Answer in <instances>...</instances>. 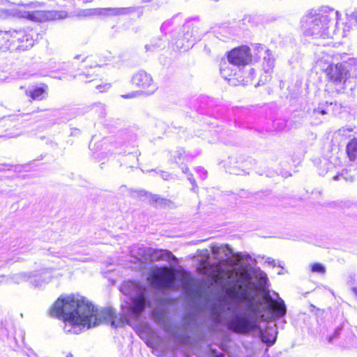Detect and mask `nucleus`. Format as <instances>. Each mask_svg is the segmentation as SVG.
I'll use <instances>...</instances> for the list:
<instances>
[{
	"label": "nucleus",
	"instance_id": "nucleus-1",
	"mask_svg": "<svg viewBox=\"0 0 357 357\" xmlns=\"http://www.w3.org/2000/svg\"><path fill=\"white\" fill-rule=\"evenodd\" d=\"M275 298L269 291L264 293L268 301H255L253 297L248 306L251 314H245L240 311L238 301H231L229 298L220 296L211 306V313L215 321L220 322L227 312L232 314L230 323L238 333L247 334L252 331L258 332L261 340L267 346H272L277 339V327L273 323L276 319L284 317L287 314V307L283 299L274 291Z\"/></svg>",
	"mask_w": 357,
	"mask_h": 357
},
{
	"label": "nucleus",
	"instance_id": "nucleus-2",
	"mask_svg": "<svg viewBox=\"0 0 357 357\" xmlns=\"http://www.w3.org/2000/svg\"><path fill=\"white\" fill-rule=\"evenodd\" d=\"M50 314L63 321L66 333L79 334L83 328L89 329L97 324L96 318L92 316V308L79 295H61L51 307Z\"/></svg>",
	"mask_w": 357,
	"mask_h": 357
},
{
	"label": "nucleus",
	"instance_id": "nucleus-3",
	"mask_svg": "<svg viewBox=\"0 0 357 357\" xmlns=\"http://www.w3.org/2000/svg\"><path fill=\"white\" fill-rule=\"evenodd\" d=\"M153 320L164 327L169 337L178 344L191 345L204 341L205 334L196 317L192 313L185 314L178 326H172L167 324V319L162 307H154L151 312Z\"/></svg>",
	"mask_w": 357,
	"mask_h": 357
},
{
	"label": "nucleus",
	"instance_id": "nucleus-4",
	"mask_svg": "<svg viewBox=\"0 0 357 357\" xmlns=\"http://www.w3.org/2000/svg\"><path fill=\"white\" fill-rule=\"evenodd\" d=\"M120 291L127 296L125 305H121L122 319L127 324L136 320L146 307H151L147 288L135 281L124 282Z\"/></svg>",
	"mask_w": 357,
	"mask_h": 357
},
{
	"label": "nucleus",
	"instance_id": "nucleus-5",
	"mask_svg": "<svg viewBox=\"0 0 357 357\" xmlns=\"http://www.w3.org/2000/svg\"><path fill=\"white\" fill-rule=\"evenodd\" d=\"M339 13L333 8H323L319 13L304 16L301 24L305 36L315 38L328 36V29L332 24L338 20Z\"/></svg>",
	"mask_w": 357,
	"mask_h": 357
},
{
	"label": "nucleus",
	"instance_id": "nucleus-6",
	"mask_svg": "<svg viewBox=\"0 0 357 357\" xmlns=\"http://www.w3.org/2000/svg\"><path fill=\"white\" fill-rule=\"evenodd\" d=\"M34 40L29 34L23 30L0 31V50H26L33 47Z\"/></svg>",
	"mask_w": 357,
	"mask_h": 357
},
{
	"label": "nucleus",
	"instance_id": "nucleus-7",
	"mask_svg": "<svg viewBox=\"0 0 357 357\" xmlns=\"http://www.w3.org/2000/svg\"><path fill=\"white\" fill-rule=\"evenodd\" d=\"M147 280L156 289L172 290L177 289L179 287L174 277L169 274L167 266H153L149 271Z\"/></svg>",
	"mask_w": 357,
	"mask_h": 357
},
{
	"label": "nucleus",
	"instance_id": "nucleus-8",
	"mask_svg": "<svg viewBox=\"0 0 357 357\" xmlns=\"http://www.w3.org/2000/svg\"><path fill=\"white\" fill-rule=\"evenodd\" d=\"M326 73L329 79L326 86L328 89H333L337 93H342L345 89L348 70L342 63L330 65L326 70Z\"/></svg>",
	"mask_w": 357,
	"mask_h": 357
},
{
	"label": "nucleus",
	"instance_id": "nucleus-9",
	"mask_svg": "<svg viewBox=\"0 0 357 357\" xmlns=\"http://www.w3.org/2000/svg\"><path fill=\"white\" fill-rule=\"evenodd\" d=\"M131 253L137 255V259L145 255H149L153 260H170L176 259L175 256L169 250H157L151 248H145L143 245H134L132 247Z\"/></svg>",
	"mask_w": 357,
	"mask_h": 357
},
{
	"label": "nucleus",
	"instance_id": "nucleus-10",
	"mask_svg": "<svg viewBox=\"0 0 357 357\" xmlns=\"http://www.w3.org/2000/svg\"><path fill=\"white\" fill-rule=\"evenodd\" d=\"M252 58L250 49L247 46L235 48L230 51L227 55L229 64L233 66H244L252 61Z\"/></svg>",
	"mask_w": 357,
	"mask_h": 357
},
{
	"label": "nucleus",
	"instance_id": "nucleus-11",
	"mask_svg": "<svg viewBox=\"0 0 357 357\" xmlns=\"http://www.w3.org/2000/svg\"><path fill=\"white\" fill-rule=\"evenodd\" d=\"M66 14L63 11L56 10H34L24 11L22 17H26L32 21H47L54 20L56 19H62L66 17Z\"/></svg>",
	"mask_w": 357,
	"mask_h": 357
},
{
	"label": "nucleus",
	"instance_id": "nucleus-12",
	"mask_svg": "<svg viewBox=\"0 0 357 357\" xmlns=\"http://www.w3.org/2000/svg\"><path fill=\"white\" fill-rule=\"evenodd\" d=\"M133 84L142 89H149V93H153L156 89L151 75L144 70H139L132 78Z\"/></svg>",
	"mask_w": 357,
	"mask_h": 357
},
{
	"label": "nucleus",
	"instance_id": "nucleus-13",
	"mask_svg": "<svg viewBox=\"0 0 357 357\" xmlns=\"http://www.w3.org/2000/svg\"><path fill=\"white\" fill-rule=\"evenodd\" d=\"M84 303L89 305L92 308V312L94 317L96 318L97 324L98 326L102 322L111 321L112 326H114V318L115 317V312L112 308L107 307L101 310L100 312L94 307V306L89 303L88 301L84 299Z\"/></svg>",
	"mask_w": 357,
	"mask_h": 357
},
{
	"label": "nucleus",
	"instance_id": "nucleus-14",
	"mask_svg": "<svg viewBox=\"0 0 357 357\" xmlns=\"http://www.w3.org/2000/svg\"><path fill=\"white\" fill-rule=\"evenodd\" d=\"M263 69L265 75L264 77H261L258 85L265 84L271 79V73L275 66V57L273 52L270 50H266L263 57Z\"/></svg>",
	"mask_w": 357,
	"mask_h": 357
},
{
	"label": "nucleus",
	"instance_id": "nucleus-15",
	"mask_svg": "<svg viewBox=\"0 0 357 357\" xmlns=\"http://www.w3.org/2000/svg\"><path fill=\"white\" fill-rule=\"evenodd\" d=\"M184 33L183 38L179 39L177 42V46L189 49L199 40V37L195 33L193 29H190L188 25L184 26Z\"/></svg>",
	"mask_w": 357,
	"mask_h": 357
},
{
	"label": "nucleus",
	"instance_id": "nucleus-16",
	"mask_svg": "<svg viewBox=\"0 0 357 357\" xmlns=\"http://www.w3.org/2000/svg\"><path fill=\"white\" fill-rule=\"evenodd\" d=\"M135 11V8H95V16H116L129 14Z\"/></svg>",
	"mask_w": 357,
	"mask_h": 357
},
{
	"label": "nucleus",
	"instance_id": "nucleus-17",
	"mask_svg": "<svg viewBox=\"0 0 357 357\" xmlns=\"http://www.w3.org/2000/svg\"><path fill=\"white\" fill-rule=\"evenodd\" d=\"M211 250L214 258L220 261H225L232 253V249L227 244L220 246L213 245Z\"/></svg>",
	"mask_w": 357,
	"mask_h": 357
},
{
	"label": "nucleus",
	"instance_id": "nucleus-18",
	"mask_svg": "<svg viewBox=\"0 0 357 357\" xmlns=\"http://www.w3.org/2000/svg\"><path fill=\"white\" fill-rule=\"evenodd\" d=\"M339 345L344 349L357 347V337L355 336L349 326L348 328H345V335L342 340L339 342Z\"/></svg>",
	"mask_w": 357,
	"mask_h": 357
},
{
	"label": "nucleus",
	"instance_id": "nucleus-19",
	"mask_svg": "<svg viewBox=\"0 0 357 357\" xmlns=\"http://www.w3.org/2000/svg\"><path fill=\"white\" fill-rule=\"evenodd\" d=\"M29 283L34 287L41 288L50 280V275L47 273H36L29 277Z\"/></svg>",
	"mask_w": 357,
	"mask_h": 357
},
{
	"label": "nucleus",
	"instance_id": "nucleus-20",
	"mask_svg": "<svg viewBox=\"0 0 357 357\" xmlns=\"http://www.w3.org/2000/svg\"><path fill=\"white\" fill-rule=\"evenodd\" d=\"M349 326L347 321H344L340 326H337L333 333L327 336L326 340L330 344H334L337 340H342L345 335V328H348Z\"/></svg>",
	"mask_w": 357,
	"mask_h": 357
},
{
	"label": "nucleus",
	"instance_id": "nucleus-21",
	"mask_svg": "<svg viewBox=\"0 0 357 357\" xmlns=\"http://www.w3.org/2000/svg\"><path fill=\"white\" fill-rule=\"evenodd\" d=\"M4 126L7 128L4 130L3 133L0 135V137L13 138L20 136L22 131L21 129L13 125V122L10 120L4 121Z\"/></svg>",
	"mask_w": 357,
	"mask_h": 357
},
{
	"label": "nucleus",
	"instance_id": "nucleus-22",
	"mask_svg": "<svg viewBox=\"0 0 357 357\" xmlns=\"http://www.w3.org/2000/svg\"><path fill=\"white\" fill-rule=\"evenodd\" d=\"M328 109L324 107V105H320L317 108L313 109L311 114V124L319 125L324 119V116L328 114Z\"/></svg>",
	"mask_w": 357,
	"mask_h": 357
},
{
	"label": "nucleus",
	"instance_id": "nucleus-23",
	"mask_svg": "<svg viewBox=\"0 0 357 357\" xmlns=\"http://www.w3.org/2000/svg\"><path fill=\"white\" fill-rule=\"evenodd\" d=\"M234 163H236L237 165L234 167V169H231L230 173L234 174H241V172L246 173L245 168L248 169H251L252 167L255 165L256 161L252 159L245 160H241L240 161L237 160Z\"/></svg>",
	"mask_w": 357,
	"mask_h": 357
},
{
	"label": "nucleus",
	"instance_id": "nucleus-24",
	"mask_svg": "<svg viewBox=\"0 0 357 357\" xmlns=\"http://www.w3.org/2000/svg\"><path fill=\"white\" fill-rule=\"evenodd\" d=\"M347 21L344 23V31H349L354 26H357V10L347 12Z\"/></svg>",
	"mask_w": 357,
	"mask_h": 357
},
{
	"label": "nucleus",
	"instance_id": "nucleus-25",
	"mask_svg": "<svg viewBox=\"0 0 357 357\" xmlns=\"http://www.w3.org/2000/svg\"><path fill=\"white\" fill-rule=\"evenodd\" d=\"M346 284L357 301V272L349 275Z\"/></svg>",
	"mask_w": 357,
	"mask_h": 357
},
{
	"label": "nucleus",
	"instance_id": "nucleus-26",
	"mask_svg": "<svg viewBox=\"0 0 357 357\" xmlns=\"http://www.w3.org/2000/svg\"><path fill=\"white\" fill-rule=\"evenodd\" d=\"M347 153L350 160L357 162V139H353L348 143Z\"/></svg>",
	"mask_w": 357,
	"mask_h": 357
},
{
	"label": "nucleus",
	"instance_id": "nucleus-27",
	"mask_svg": "<svg viewBox=\"0 0 357 357\" xmlns=\"http://www.w3.org/2000/svg\"><path fill=\"white\" fill-rule=\"evenodd\" d=\"M27 94L33 99L40 100L44 98V94L45 93V90L43 87H37L32 90H30L29 92H26Z\"/></svg>",
	"mask_w": 357,
	"mask_h": 357
},
{
	"label": "nucleus",
	"instance_id": "nucleus-28",
	"mask_svg": "<svg viewBox=\"0 0 357 357\" xmlns=\"http://www.w3.org/2000/svg\"><path fill=\"white\" fill-rule=\"evenodd\" d=\"M229 63H227L226 61L221 63L220 73L221 76L225 79H229L228 77L231 76L233 74L234 75V70L230 69L229 67Z\"/></svg>",
	"mask_w": 357,
	"mask_h": 357
},
{
	"label": "nucleus",
	"instance_id": "nucleus-29",
	"mask_svg": "<svg viewBox=\"0 0 357 357\" xmlns=\"http://www.w3.org/2000/svg\"><path fill=\"white\" fill-rule=\"evenodd\" d=\"M77 15L81 17H91L95 16V8L81 9L77 11Z\"/></svg>",
	"mask_w": 357,
	"mask_h": 357
},
{
	"label": "nucleus",
	"instance_id": "nucleus-30",
	"mask_svg": "<svg viewBox=\"0 0 357 357\" xmlns=\"http://www.w3.org/2000/svg\"><path fill=\"white\" fill-rule=\"evenodd\" d=\"M266 47L261 45V44H255L253 45V52H254V54H255V57H254V59H257L258 58H260L262 54H264V52L266 50Z\"/></svg>",
	"mask_w": 357,
	"mask_h": 357
},
{
	"label": "nucleus",
	"instance_id": "nucleus-31",
	"mask_svg": "<svg viewBox=\"0 0 357 357\" xmlns=\"http://www.w3.org/2000/svg\"><path fill=\"white\" fill-rule=\"evenodd\" d=\"M253 273L259 279L262 284H266L268 282V278L266 274L262 271L259 268L253 269Z\"/></svg>",
	"mask_w": 357,
	"mask_h": 357
},
{
	"label": "nucleus",
	"instance_id": "nucleus-32",
	"mask_svg": "<svg viewBox=\"0 0 357 357\" xmlns=\"http://www.w3.org/2000/svg\"><path fill=\"white\" fill-rule=\"evenodd\" d=\"M185 151L183 149H179L175 151L172 155L174 158L175 162L179 163L185 158Z\"/></svg>",
	"mask_w": 357,
	"mask_h": 357
},
{
	"label": "nucleus",
	"instance_id": "nucleus-33",
	"mask_svg": "<svg viewBox=\"0 0 357 357\" xmlns=\"http://www.w3.org/2000/svg\"><path fill=\"white\" fill-rule=\"evenodd\" d=\"M92 75L90 74L81 73L74 76V79H77L80 82L87 83L93 80Z\"/></svg>",
	"mask_w": 357,
	"mask_h": 357
},
{
	"label": "nucleus",
	"instance_id": "nucleus-34",
	"mask_svg": "<svg viewBox=\"0 0 357 357\" xmlns=\"http://www.w3.org/2000/svg\"><path fill=\"white\" fill-rule=\"evenodd\" d=\"M311 271L313 273H324L326 272L325 266L319 263H314L311 266Z\"/></svg>",
	"mask_w": 357,
	"mask_h": 357
},
{
	"label": "nucleus",
	"instance_id": "nucleus-35",
	"mask_svg": "<svg viewBox=\"0 0 357 357\" xmlns=\"http://www.w3.org/2000/svg\"><path fill=\"white\" fill-rule=\"evenodd\" d=\"M151 201L153 204H155V206H162L167 203V199L161 198L156 195H151Z\"/></svg>",
	"mask_w": 357,
	"mask_h": 357
},
{
	"label": "nucleus",
	"instance_id": "nucleus-36",
	"mask_svg": "<svg viewBox=\"0 0 357 357\" xmlns=\"http://www.w3.org/2000/svg\"><path fill=\"white\" fill-rule=\"evenodd\" d=\"M93 109L96 111V112H99L100 114H99V116L101 117V118H103L106 115V112H105V105L102 103H98V104H96L94 105V107Z\"/></svg>",
	"mask_w": 357,
	"mask_h": 357
},
{
	"label": "nucleus",
	"instance_id": "nucleus-37",
	"mask_svg": "<svg viewBox=\"0 0 357 357\" xmlns=\"http://www.w3.org/2000/svg\"><path fill=\"white\" fill-rule=\"evenodd\" d=\"M126 156L128 158L129 160L132 161V164L130 165V167H132L136 164V162L138 160L137 151H133L132 152H129Z\"/></svg>",
	"mask_w": 357,
	"mask_h": 357
},
{
	"label": "nucleus",
	"instance_id": "nucleus-38",
	"mask_svg": "<svg viewBox=\"0 0 357 357\" xmlns=\"http://www.w3.org/2000/svg\"><path fill=\"white\" fill-rule=\"evenodd\" d=\"M183 282L186 287H188L192 285L193 278L190 275V274H185L183 277Z\"/></svg>",
	"mask_w": 357,
	"mask_h": 357
},
{
	"label": "nucleus",
	"instance_id": "nucleus-39",
	"mask_svg": "<svg viewBox=\"0 0 357 357\" xmlns=\"http://www.w3.org/2000/svg\"><path fill=\"white\" fill-rule=\"evenodd\" d=\"M208 354L211 357H225L222 353L212 347L208 349Z\"/></svg>",
	"mask_w": 357,
	"mask_h": 357
},
{
	"label": "nucleus",
	"instance_id": "nucleus-40",
	"mask_svg": "<svg viewBox=\"0 0 357 357\" xmlns=\"http://www.w3.org/2000/svg\"><path fill=\"white\" fill-rule=\"evenodd\" d=\"M196 172L202 180H204L206 178L207 172L203 167H197Z\"/></svg>",
	"mask_w": 357,
	"mask_h": 357
},
{
	"label": "nucleus",
	"instance_id": "nucleus-41",
	"mask_svg": "<svg viewBox=\"0 0 357 357\" xmlns=\"http://www.w3.org/2000/svg\"><path fill=\"white\" fill-rule=\"evenodd\" d=\"M188 181L190 182V183L192 184V190L195 192H197V185L196 183V181L195 179L193 177V175L192 174H188Z\"/></svg>",
	"mask_w": 357,
	"mask_h": 357
},
{
	"label": "nucleus",
	"instance_id": "nucleus-42",
	"mask_svg": "<svg viewBox=\"0 0 357 357\" xmlns=\"http://www.w3.org/2000/svg\"><path fill=\"white\" fill-rule=\"evenodd\" d=\"M150 172H154L156 174H159L161 178L166 181L168 180L170 177V174L168 172L162 170H159L158 172H157L156 170L151 169Z\"/></svg>",
	"mask_w": 357,
	"mask_h": 357
},
{
	"label": "nucleus",
	"instance_id": "nucleus-43",
	"mask_svg": "<svg viewBox=\"0 0 357 357\" xmlns=\"http://www.w3.org/2000/svg\"><path fill=\"white\" fill-rule=\"evenodd\" d=\"M172 22H173V19L167 20L166 22H163L160 27L161 30L163 31V30L167 29L168 27H169L172 24Z\"/></svg>",
	"mask_w": 357,
	"mask_h": 357
},
{
	"label": "nucleus",
	"instance_id": "nucleus-44",
	"mask_svg": "<svg viewBox=\"0 0 357 357\" xmlns=\"http://www.w3.org/2000/svg\"><path fill=\"white\" fill-rule=\"evenodd\" d=\"M43 5V3L36 1V2H31L30 3L27 4L26 6L33 8H36L41 7Z\"/></svg>",
	"mask_w": 357,
	"mask_h": 357
},
{
	"label": "nucleus",
	"instance_id": "nucleus-45",
	"mask_svg": "<svg viewBox=\"0 0 357 357\" xmlns=\"http://www.w3.org/2000/svg\"><path fill=\"white\" fill-rule=\"evenodd\" d=\"M236 255L241 259L242 260H245V261H248L249 259H251V257L250 255H242V253L241 252H238V253H236Z\"/></svg>",
	"mask_w": 357,
	"mask_h": 357
},
{
	"label": "nucleus",
	"instance_id": "nucleus-46",
	"mask_svg": "<svg viewBox=\"0 0 357 357\" xmlns=\"http://www.w3.org/2000/svg\"><path fill=\"white\" fill-rule=\"evenodd\" d=\"M111 85L109 84H105L103 86L98 85L96 89H99L100 91H107L110 88Z\"/></svg>",
	"mask_w": 357,
	"mask_h": 357
},
{
	"label": "nucleus",
	"instance_id": "nucleus-47",
	"mask_svg": "<svg viewBox=\"0 0 357 357\" xmlns=\"http://www.w3.org/2000/svg\"><path fill=\"white\" fill-rule=\"evenodd\" d=\"M12 165H8V164H1L0 165V172L5 171L6 169H9L10 167H11Z\"/></svg>",
	"mask_w": 357,
	"mask_h": 357
},
{
	"label": "nucleus",
	"instance_id": "nucleus-48",
	"mask_svg": "<svg viewBox=\"0 0 357 357\" xmlns=\"http://www.w3.org/2000/svg\"><path fill=\"white\" fill-rule=\"evenodd\" d=\"M266 263H267L268 264H271L273 266H276L275 260L271 258V257H267L266 258Z\"/></svg>",
	"mask_w": 357,
	"mask_h": 357
},
{
	"label": "nucleus",
	"instance_id": "nucleus-49",
	"mask_svg": "<svg viewBox=\"0 0 357 357\" xmlns=\"http://www.w3.org/2000/svg\"><path fill=\"white\" fill-rule=\"evenodd\" d=\"M75 117V115L73 114H69V116L66 118H63V119H62L61 121L63 122V123H66L68 121H70V119H73Z\"/></svg>",
	"mask_w": 357,
	"mask_h": 357
},
{
	"label": "nucleus",
	"instance_id": "nucleus-50",
	"mask_svg": "<svg viewBox=\"0 0 357 357\" xmlns=\"http://www.w3.org/2000/svg\"><path fill=\"white\" fill-rule=\"evenodd\" d=\"M181 170H182V172H183L184 174H190V173H189V169H188V167H181Z\"/></svg>",
	"mask_w": 357,
	"mask_h": 357
},
{
	"label": "nucleus",
	"instance_id": "nucleus-51",
	"mask_svg": "<svg viewBox=\"0 0 357 357\" xmlns=\"http://www.w3.org/2000/svg\"><path fill=\"white\" fill-rule=\"evenodd\" d=\"M122 97L124 98H132L133 95L132 94H126V95H123Z\"/></svg>",
	"mask_w": 357,
	"mask_h": 357
},
{
	"label": "nucleus",
	"instance_id": "nucleus-52",
	"mask_svg": "<svg viewBox=\"0 0 357 357\" xmlns=\"http://www.w3.org/2000/svg\"><path fill=\"white\" fill-rule=\"evenodd\" d=\"M341 176H342V175H336V176H333V180L338 181V180H340V178Z\"/></svg>",
	"mask_w": 357,
	"mask_h": 357
},
{
	"label": "nucleus",
	"instance_id": "nucleus-53",
	"mask_svg": "<svg viewBox=\"0 0 357 357\" xmlns=\"http://www.w3.org/2000/svg\"><path fill=\"white\" fill-rule=\"evenodd\" d=\"M332 105H333V102H328V101H326V102H325V105H326V106H327V107H328V106H331Z\"/></svg>",
	"mask_w": 357,
	"mask_h": 357
},
{
	"label": "nucleus",
	"instance_id": "nucleus-54",
	"mask_svg": "<svg viewBox=\"0 0 357 357\" xmlns=\"http://www.w3.org/2000/svg\"><path fill=\"white\" fill-rule=\"evenodd\" d=\"M81 56H82V55H81V54H77V55H76V56L74 57V59H80V58H81Z\"/></svg>",
	"mask_w": 357,
	"mask_h": 357
},
{
	"label": "nucleus",
	"instance_id": "nucleus-55",
	"mask_svg": "<svg viewBox=\"0 0 357 357\" xmlns=\"http://www.w3.org/2000/svg\"><path fill=\"white\" fill-rule=\"evenodd\" d=\"M153 0H142V2L144 3H148V2H151Z\"/></svg>",
	"mask_w": 357,
	"mask_h": 357
},
{
	"label": "nucleus",
	"instance_id": "nucleus-56",
	"mask_svg": "<svg viewBox=\"0 0 357 357\" xmlns=\"http://www.w3.org/2000/svg\"><path fill=\"white\" fill-rule=\"evenodd\" d=\"M66 357H73V354L69 353Z\"/></svg>",
	"mask_w": 357,
	"mask_h": 357
},
{
	"label": "nucleus",
	"instance_id": "nucleus-57",
	"mask_svg": "<svg viewBox=\"0 0 357 357\" xmlns=\"http://www.w3.org/2000/svg\"><path fill=\"white\" fill-rule=\"evenodd\" d=\"M145 47H146V50H149V48H150V45H146L145 46Z\"/></svg>",
	"mask_w": 357,
	"mask_h": 357
},
{
	"label": "nucleus",
	"instance_id": "nucleus-58",
	"mask_svg": "<svg viewBox=\"0 0 357 357\" xmlns=\"http://www.w3.org/2000/svg\"><path fill=\"white\" fill-rule=\"evenodd\" d=\"M86 58H87V56H84V57L82 59V62H84V61H86Z\"/></svg>",
	"mask_w": 357,
	"mask_h": 357
},
{
	"label": "nucleus",
	"instance_id": "nucleus-59",
	"mask_svg": "<svg viewBox=\"0 0 357 357\" xmlns=\"http://www.w3.org/2000/svg\"><path fill=\"white\" fill-rule=\"evenodd\" d=\"M229 159H230V162H230L231 164H233V162H232V160H233V158H232V157H231V158H229Z\"/></svg>",
	"mask_w": 357,
	"mask_h": 357
},
{
	"label": "nucleus",
	"instance_id": "nucleus-60",
	"mask_svg": "<svg viewBox=\"0 0 357 357\" xmlns=\"http://www.w3.org/2000/svg\"><path fill=\"white\" fill-rule=\"evenodd\" d=\"M31 357H38L36 354H33V356Z\"/></svg>",
	"mask_w": 357,
	"mask_h": 357
},
{
	"label": "nucleus",
	"instance_id": "nucleus-61",
	"mask_svg": "<svg viewBox=\"0 0 357 357\" xmlns=\"http://www.w3.org/2000/svg\"><path fill=\"white\" fill-rule=\"evenodd\" d=\"M123 145H124V146H127V142H125V143L123 144Z\"/></svg>",
	"mask_w": 357,
	"mask_h": 357
},
{
	"label": "nucleus",
	"instance_id": "nucleus-62",
	"mask_svg": "<svg viewBox=\"0 0 357 357\" xmlns=\"http://www.w3.org/2000/svg\"><path fill=\"white\" fill-rule=\"evenodd\" d=\"M2 0H0V2Z\"/></svg>",
	"mask_w": 357,
	"mask_h": 357
}]
</instances>
